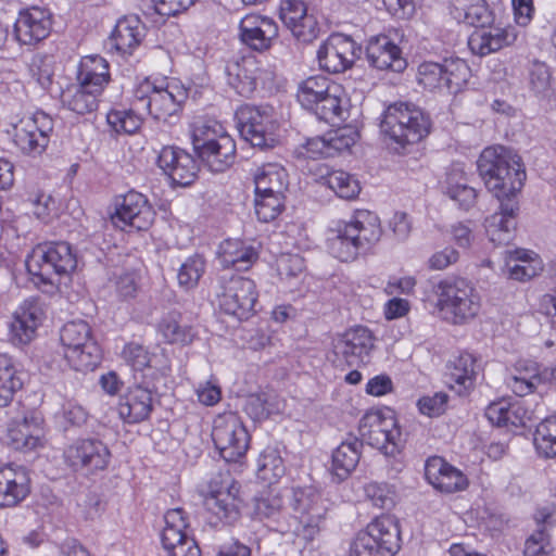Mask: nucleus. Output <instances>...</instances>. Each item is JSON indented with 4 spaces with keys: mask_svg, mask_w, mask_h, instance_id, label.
Here are the masks:
<instances>
[{
    "mask_svg": "<svg viewBox=\"0 0 556 556\" xmlns=\"http://www.w3.org/2000/svg\"><path fill=\"white\" fill-rule=\"evenodd\" d=\"M529 85L531 90L542 98H546L552 87V77L548 66L545 63L534 62L529 73Z\"/></svg>",
    "mask_w": 556,
    "mask_h": 556,
    "instance_id": "61",
    "label": "nucleus"
},
{
    "mask_svg": "<svg viewBox=\"0 0 556 556\" xmlns=\"http://www.w3.org/2000/svg\"><path fill=\"white\" fill-rule=\"evenodd\" d=\"M240 484L229 471H219L207 482L202 491L203 504L212 515L211 523H232L240 516Z\"/></svg>",
    "mask_w": 556,
    "mask_h": 556,
    "instance_id": "8",
    "label": "nucleus"
},
{
    "mask_svg": "<svg viewBox=\"0 0 556 556\" xmlns=\"http://www.w3.org/2000/svg\"><path fill=\"white\" fill-rule=\"evenodd\" d=\"M484 414L488 420L497 427L519 428L525 427L530 420L529 412L520 402L510 403L506 400L489 404Z\"/></svg>",
    "mask_w": 556,
    "mask_h": 556,
    "instance_id": "37",
    "label": "nucleus"
},
{
    "mask_svg": "<svg viewBox=\"0 0 556 556\" xmlns=\"http://www.w3.org/2000/svg\"><path fill=\"white\" fill-rule=\"evenodd\" d=\"M255 192L283 194L288 187L287 170L278 163H266L258 166L253 174Z\"/></svg>",
    "mask_w": 556,
    "mask_h": 556,
    "instance_id": "42",
    "label": "nucleus"
},
{
    "mask_svg": "<svg viewBox=\"0 0 556 556\" xmlns=\"http://www.w3.org/2000/svg\"><path fill=\"white\" fill-rule=\"evenodd\" d=\"M470 68L459 58L444 59L443 62L426 61L417 68V81L433 92L457 93L470 78Z\"/></svg>",
    "mask_w": 556,
    "mask_h": 556,
    "instance_id": "9",
    "label": "nucleus"
},
{
    "mask_svg": "<svg viewBox=\"0 0 556 556\" xmlns=\"http://www.w3.org/2000/svg\"><path fill=\"white\" fill-rule=\"evenodd\" d=\"M30 493V478L22 466L8 465L0 468V506L13 507Z\"/></svg>",
    "mask_w": 556,
    "mask_h": 556,
    "instance_id": "33",
    "label": "nucleus"
},
{
    "mask_svg": "<svg viewBox=\"0 0 556 556\" xmlns=\"http://www.w3.org/2000/svg\"><path fill=\"white\" fill-rule=\"evenodd\" d=\"M542 383L539 365L532 361H520L506 379L507 387L518 396L532 393Z\"/></svg>",
    "mask_w": 556,
    "mask_h": 556,
    "instance_id": "41",
    "label": "nucleus"
},
{
    "mask_svg": "<svg viewBox=\"0 0 556 556\" xmlns=\"http://www.w3.org/2000/svg\"><path fill=\"white\" fill-rule=\"evenodd\" d=\"M516 38L513 27H502L493 23L476 28L468 38V47L473 54L485 56L513 45Z\"/></svg>",
    "mask_w": 556,
    "mask_h": 556,
    "instance_id": "30",
    "label": "nucleus"
},
{
    "mask_svg": "<svg viewBox=\"0 0 556 556\" xmlns=\"http://www.w3.org/2000/svg\"><path fill=\"white\" fill-rule=\"evenodd\" d=\"M507 267L511 279L526 281L542 270V263L534 252L518 250L507 262Z\"/></svg>",
    "mask_w": 556,
    "mask_h": 556,
    "instance_id": "50",
    "label": "nucleus"
},
{
    "mask_svg": "<svg viewBox=\"0 0 556 556\" xmlns=\"http://www.w3.org/2000/svg\"><path fill=\"white\" fill-rule=\"evenodd\" d=\"M427 481L442 493H455L468 486V479L462 470L445 462L442 457H430L425 465Z\"/></svg>",
    "mask_w": 556,
    "mask_h": 556,
    "instance_id": "31",
    "label": "nucleus"
},
{
    "mask_svg": "<svg viewBox=\"0 0 556 556\" xmlns=\"http://www.w3.org/2000/svg\"><path fill=\"white\" fill-rule=\"evenodd\" d=\"M51 29V14L39 7H31L20 12L14 23V37L21 45L33 46L46 39Z\"/></svg>",
    "mask_w": 556,
    "mask_h": 556,
    "instance_id": "27",
    "label": "nucleus"
},
{
    "mask_svg": "<svg viewBox=\"0 0 556 556\" xmlns=\"http://www.w3.org/2000/svg\"><path fill=\"white\" fill-rule=\"evenodd\" d=\"M331 81L324 76H312L301 83L298 89V101L307 111L312 112L318 102L326 96Z\"/></svg>",
    "mask_w": 556,
    "mask_h": 556,
    "instance_id": "52",
    "label": "nucleus"
},
{
    "mask_svg": "<svg viewBox=\"0 0 556 556\" xmlns=\"http://www.w3.org/2000/svg\"><path fill=\"white\" fill-rule=\"evenodd\" d=\"M187 99V90L175 79L146 78L134 89L136 110L147 111L154 119L166 122L176 116Z\"/></svg>",
    "mask_w": 556,
    "mask_h": 556,
    "instance_id": "4",
    "label": "nucleus"
},
{
    "mask_svg": "<svg viewBox=\"0 0 556 556\" xmlns=\"http://www.w3.org/2000/svg\"><path fill=\"white\" fill-rule=\"evenodd\" d=\"M124 361L132 368L134 376L148 374V380H153L155 370L150 366V356L148 351L138 343L126 344L122 352Z\"/></svg>",
    "mask_w": 556,
    "mask_h": 556,
    "instance_id": "55",
    "label": "nucleus"
},
{
    "mask_svg": "<svg viewBox=\"0 0 556 556\" xmlns=\"http://www.w3.org/2000/svg\"><path fill=\"white\" fill-rule=\"evenodd\" d=\"M53 126L48 114L37 111L13 125L12 141L23 154L38 156L47 149Z\"/></svg>",
    "mask_w": 556,
    "mask_h": 556,
    "instance_id": "14",
    "label": "nucleus"
},
{
    "mask_svg": "<svg viewBox=\"0 0 556 556\" xmlns=\"http://www.w3.org/2000/svg\"><path fill=\"white\" fill-rule=\"evenodd\" d=\"M197 0H140V10L142 14L153 22H159L168 16H174L187 11Z\"/></svg>",
    "mask_w": 556,
    "mask_h": 556,
    "instance_id": "51",
    "label": "nucleus"
},
{
    "mask_svg": "<svg viewBox=\"0 0 556 556\" xmlns=\"http://www.w3.org/2000/svg\"><path fill=\"white\" fill-rule=\"evenodd\" d=\"M229 136L225 127L214 118H197L191 125V137L194 151H199Z\"/></svg>",
    "mask_w": 556,
    "mask_h": 556,
    "instance_id": "48",
    "label": "nucleus"
},
{
    "mask_svg": "<svg viewBox=\"0 0 556 556\" xmlns=\"http://www.w3.org/2000/svg\"><path fill=\"white\" fill-rule=\"evenodd\" d=\"M283 505L282 496L276 489L263 492L255 498L254 513L261 519L275 518Z\"/></svg>",
    "mask_w": 556,
    "mask_h": 556,
    "instance_id": "59",
    "label": "nucleus"
},
{
    "mask_svg": "<svg viewBox=\"0 0 556 556\" xmlns=\"http://www.w3.org/2000/svg\"><path fill=\"white\" fill-rule=\"evenodd\" d=\"M362 445L357 438L350 437L333 451L331 469L339 480L348 478L355 469L359 462Z\"/></svg>",
    "mask_w": 556,
    "mask_h": 556,
    "instance_id": "44",
    "label": "nucleus"
},
{
    "mask_svg": "<svg viewBox=\"0 0 556 556\" xmlns=\"http://www.w3.org/2000/svg\"><path fill=\"white\" fill-rule=\"evenodd\" d=\"M27 271L34 277V282L43 288L45 292L58 290L60 279L70 275L77 265L76 255L67 242H50L38 244L25 261Z\"/></svg>",
    "mask_w": 556,
    "mask_h": 556,
    "instance_id": "3",
    "label": "nucleus"
},
{
    "mask_svg": "<svg viewBox=\"0 0 556 556\" xmlns=\"http://www.w3.org/2000/svg\"><path fill=\"white\" fill-rule=\"evenodd\" d=\"M159 167L178 186L191 185L199 166L191 154L177 147H164L157 157Z\"/></svg>",
    "mask_w": 556,
    "mask_h": 556,
    "instance_id": "28",
    "label": "nucleus"
},
{
    "mask_svg": "<svg viewBox=\"0 0 556 556\" xmlns=\"http://www.w3.org/2000/svg\"><path fill=\"white\" fill-rule=\"evenodd\" d=\"M255 214L258 220H274L283 207V194L257 193L254 199Z\"/></svg>",
    "mask_w": 556,
    "mask_h": 556,
    "instance_id": "58",
    "label": "nucleus"
},
{
    "mask_svg": "<svg viewBox=\"0 0 556 556\" xmlns=\"http://www.w3.org/2000/svg\"><path fill=\"white\" fill-rule=\"evenodd\" d=\"M45 315L43 304L39 298L30 296L15 309L9 324L10 340L14 344H27L41 324Z\"/></svg>",
    "mask_w": 556,
    "mask_h": 556,
    "instance_id": "25",
    "label": "nucleus"
},
{
    "mask_svg": "<svg viewBox=\"0 0 556 556\" xmlns=\"http://www.w3.org/2000/svg\"><path fill=\"white\" fill-rule=\"evenodd\" d=\"M216 296L222 311L247 319L254 312L258 294L253 280L227 273L218 278Z\"/></svg>",
    "mask_w": 556,
    "mask_h": 556,
    "instance_id": "11",
    "label": "nucleus"
},
{
    "mask_svg": "<svg viewBox=\"0 0 556 556\" xmlns=\"http://www.w3.org/2000/svg\"><path fill=\"white\" fill-rule=\"evenodd\" d=\"M382 229L377 214L357 210L350 220H339L328 230L327 249L341 262H351L367 253L380 240Z\"/></svg>",
    "mask_w": 556,
    "mask_h": 556,
    "instance_id": "2",
    "label": "nucleus"
},
{
    "mask_svg": "<svg viewBox=\"0 0 556 556\" xmlns=\"http://www.w3.org/2000/svg\"><path fill=\"white\" fill-rule=\"evenodd\" d=\"M43 418L36 409L22 407L8 427L9 444L20 451H30L41 444Z\"/></svg>",
    "mask_w": 556,
    "mask_h": 556,
    "instance_id": "18",
    "label": "nucleus"
},
{
    "mask_svg": "<svg viewBox=\"0 0 556 556\" xmlns=\"http://www.w3.org/2000/svg\"><path fill=\"white\" fill-rule=\"evenodd\" d=\"M101 93L84 87L80 84L67 87L61 93L64 108L78 115L90 114L98 109Z\"/></svg>",
    "mask_w": 556,
    "mask_h": 556,
    "instance_id": "45",
    "label": "nucleus"
},
{
    "mask_svg": "<svg viewBox=\"0 0 556 556\" xmlns=\"http://www.w3.org/2000/svg\"><path fill=\"white\" fill-rule=\"evenodd\" d=\"M400 549V529L390 517H380L359 531L350 549L351 556H394Z\"/></svg>",
    "mask_w": 556,
    "mask_h": 556,
    "instance_id": "10",
    "label": "nucleus"
},
{
    "mask_svg": "<svg viewBox=\"0 0 556 556\" xmlns=\"http://www.w3.org/2000/svg\"><path fill=\"white\" fill-rule=\"evenodd\" d=\"M451 15L458 23H465L476 28L494 23V13L486 0H453Z\"/></svg>",
    "mask_w": 556,
    "mask_h": 556,
    "instance_id": "38",
    "label": "nucleus"
},
{
    "mask_svg": "<svg viewBox=\"0 0 556 556\" xmlns=\"http://www.w3.org/2000/svg\"><path fill=\"white\" fill-rule=\"evenodd\" d=\"M212 439L219 455L227 462H239L249 447V434L240 418L232 413L218 415L214 420Z\"/></svg>",
    "mask_w": 556,
    "mask_h": 556,
    "instance_id": "15",
    "label": "nucleus"
},
{
    "mask_svg": "<svg viewBox=\"0 0 556 556\" xmlns=\"http://www.w3.org/2000/svg\"><path fill=\"white\" fill-rule=\"evenodd\" d=\"M218 258L226 268L248 270L258 258V252L252 243L227 239L219 244Z\"/></svg>",
    "mask_w": 556,
    "mask_h": 556,
    "instance_id": "34",
    "label": "nucleus"
},
{
    "mask_svg": "<svg viewBox=\"0 0 556 556\" xmlns=\"http://www.w3.org/2000/svg\"><path fill=\"white\" fill-rule=\"evenodd\" d=\"M148 374L134 376V384L119 397L118 416L127 424H138L147 420L154 405L156 387L153 380H148Z\"/></svg>",
    "mask_w": 556,
    "mask_h": 556,
    "instance_id": "17",
    "label": "nucleus"
},
{
    "mask_svg": "<svg viewBox=\"0 0 556 556\" xmlns=\"http://www.w3.org/2000/svg\"><path fill=\"white\" fill-rule=\"evenodd\" d=\"M205 271V260L195 254L188 257L179 267L177 279L180 287L186 290L198 286Z\"/></svg>",
    "mask_w": 556,
    "mask_h": 556,
    "instance_id": "57",
    "label": "nucleus"
},
{
    "mask_svg": "<svg viewBox=\"0 0 556 556\" xmlns=\"http://www.w3.org/2000/svg\"><path fill=\"white\" fill-rule=\"evenodd\" d=\"M29 72L42 89H49L54 75L52 58L40 53L34 55L29 64Z\"/></svg>",
    "mask_w": 556,
    "mask_h": 556,
    "instance_id": "60",
    "label": "nucleus"
},
{
    "mask_svg": "<svg viewBox=\"0 0 556 556\" xmlns=\"http://www.w3.org/2000/svg\"><path fill=\"white\" fill-rule=\"evenodd\" d=\"M442 189L459 207L469 210L476 203L477 191L469 187L465 170L460 164H454L448 169Z\"/></svg>",
    "mask_w": 556,
    "mask_h": 556,
    "instance_id": "39",
    "label": "nucleus"
},
{
    "mask_svg": "<svg viewBox=\"0 0 556 556\" xmlns=\"http://www.w3.org/2000/svg\"><path fill=\"white\" fill-rule=\"evenodd\" d=\"M376 338L371 330L365 326H355L346 329L333 341V350L349 366L366 363L375 349Z\"/></svg>",
    "mask_w": 556,
    "mask_h": 556,
    "instance_id": "22",
    "label": "nucleus"
},
{
    "mask_svg": "<svg viewBox=\"0 0 556 556\" xmlns=\"http://www.w3.org/2000/svg\"><path fill=\"white\" fill-rule=\"evenodd\" d=\"M286 473L280 450L267 446L257 459V477L269 485L277 483Z\"/></svg>",
    "mask_w": 556,
    "mask_h": 556,
    "instance_id": "49",
    "label": "nucleus"
},
{
    "mask_svg": "<svg viewBox=\"0 0 556 556\" xmlns=\"http://www.w3.org/2000/svg\"><path fill=\"white\" fill-rule=\"evenodd\" d=\"M359 50L351 37L332 34L317 51L319 66L328 73H343L353 66Z\"/></svg>",
    "mask_w": 556,
    "mask_h": 556,
    "instance_id": "19",
    "label": "nucleus"
},
{
    "mask_svg": "<svg viewBox=\"0 0 556 556\" xmlns=\"http://www.w3.org/2000/svg\"><path fill=\"white\" fill-rule=\"evenodd\" d=\"M76 79L84 87L102 93L111 79L108 61L98 54L83 56L77 68Z\"/></svg>",
    "mask_w": 556,
    "mask_h": 556,
    "instance_id": "35",
    "label": "nucleus"
},
{
    "mask_svg": "<svg viewBox=\"0 0 556 556\" xmlns=\"http://www.w3.org/2000/svg\"><path fill=\"white\" fill-rule=\"evenodd\" d=\"M447 368L451 387L459 394L473 388L477 377L481 371L478 358L468 352L456 356L450 362Z\"/></svg>",
    "mask_w": 556,
    "mask_h": 556,
    "instance_id": "36",
    "label": "nucleus"
},
{
    "mask_svg": "<svg viewBox=\"0 0 556 556\" xmlns=\"http://www.w3.org/2000/svg\"><path fill=\"white\" fill-rule=\"evenodd\" d=\"M380 127L392 141L404 147L420 141L429 134L430 119L417 105L399 102L384 111Z\"/></svg>",
    "mask_w": 556,
    "mask_h": 556,
    "instance_id": "5",
    "label": "nucleus"
},
{
    "mask_svg": "<svg viewBox=\"0 0 556 556\" xmlns=\"http://www.w3.org/2000/svg\"><path fill=\"white\" fill-rule=\"evenodd\" d=\"M111 453L108 446L97 439H78L64 451L65 462L74 470L93 472L109 465Z\"/></svg>",
    "mask_w": 556,
    "mask_h": 556,
    "instance_id": "20",
    "label": "nucleus"
},
{
    "mask_svg": "<svg viewBox=\"0 0 556 556\" xmlns=\"http://www.w3.org/2000/svg\"><path fill=\"white\" fill-rule=\"evenodd\" d=\"M154 217L155 212L148 199L139 192L129 191L116 208L112 222L123 230L130 227L140 231L149 229Z\"/></svg>",
    "mask_w": 556,
    "mask_h": 556,
    "instance_id": "23",
    "label": "nucleus"
},
{
    "mask_svg": "<svg viewBox=\"0 0 556 556\" xmlns=\"http://www.w3.org/2000/svg\"><path fill=\"white\" fill-rule=\"evenodd\" d=\"M109 126L116 134H135L142 124L141 117L132 109H113L106 114Z\"/></svg>",
    "mask_w": 556,
    "mask_h": 556,
    "instance_id": "56",
    "label": "nucleus"
},
{
    "mask_svg": "<svg viewBox=\"0 0 556 556\" xmlns=\"http://www.w3.org/2000/svg\"><path fill=\"white\" fill-rule=\"evenodd\" d=\"M486 189L501 201L500 211L485 219V231L496 245L508 244L516 228L517 202L514 198L523 187L526 170L519 155L503 146L485 148L477 162Z\"/></svg>",
    "mask_w": 556,
    "mask_h": 556,
    "instance_id": "1",
    "label": "nucleus"
},
{
    "mask_svg": "<svg viewBox=\"0 0 556 556\" xmlns=\"http://www.w3.org/2000/svg\"><path fill=\"white\" fill-rule=\"evenodd\" d=\"M366 56L370 66L384 71L402 72L406 68V60L402 56L401 48L387 35L369 39Z\"/></svg>",
    "mask_w": 556,
    "mask_h": 556,
    "instance_id": "32",
    "label": "nucleus"
},
{
    "mask_svg": "<svg viewBox=\"0 0 556 556\" xmlns=\"http://www.w3.org/2000/svg\"><path fill=\"white\" fill-rule=\"evenodd\" d=\"M533 443L539 454L547 458L556 456V415L538 425Z\"/></svg>",
    "mask_w": 556,
    "mask_h": 556,
    "instance_id": "54",
    "label": "nucleus"
},
{
    "mask_svg": "<svg viewBox=\"0 0 556 556\" xmlns=\"http://www.w3.org/2000/svg\"><path fill=\"white\" fill-rule=\"evenodd\" d=\"M324 179L325 184L341 199L354 200L361 192L359 181L344 170H332Z\"/></svg>",
    "mask_w": 556,
    "mask_h": 556,
    "instance_id": "53",
    "label": "nucleus"
},
{
    "mask_svg": "<svg viewBox=\"0 0 556 556\" xmlns=\"http://www.w3.org/2000/svg\"><path fill=\"white\" fill-rule=\"evenodd\" d=\"M553 552L548 534L539 530L527 539L523 556H553Z\"/></svg>",
    "mask_w": 556,
    "mask_h": 556,
    "instance_id": "64",
    "label": "nucleus"
},
{
    "mask_svg": "<svg viewBox=\"0 0 556 556\" xmlns=\"http://www.w3.org/2000/svg\"><path fill=\"white\" fill-rule=\"evenodd\" d=\"M326 96L318 102L312 113L326 123L336 124L343 119V88L341 85L332 83Z\"/></svg>",
    "mask_w": 556,
    "mask_h": 556,
    "instance_id": "46",
    "label": "nucleus"
},
{
    "mask_svg": "<svg viewBox=\"0 0 556 556\" xmlns=\"http://www.w3.org/2000/svg\"><path fill=\"white\" fill-rule=\"evenodd\" d=\"M143 28L138 17L129 16L117 21L111 35L112 47L121 54H131L140 43Z\"/></svg>",
    "mask_w": 556,
    "mask_h": 556,
    "instance_id": "43",
    "label": "nucleus"
},
{
    "mask_svg": "<svg viewBox=\"0 0 556 556\" xmlns=\"http://www.w3.org/2000/svg\"><path fill=\"white\" fill-rule=\"evenodd\" d=\"M226 80L238 94L250 97L257 87L261 76L260 62L254 55L232 59L225 66Z\"/></svg>",
    "mask_w": 556,
    "mask_h": 556,
    "instance_id": "29",
    "label": "nucleus"
},
{
    "mask_svg": "<svg viewBox=\"0 0 556 556\" xmlns=\"http://www.w3.org/2000/svg\"><path fill=\"white\" fill-rule=\"evenodd\" d=\"M291 506L303 528V535L312 539L318 532L327 511L320 494L313 488L294 489Z\"/></svg>",
    "mask_w": 556,
    "mask_h": 556,
    "instance_id": "21",
    "label": "nucleus"
},
{
    "mask_svg": "<svg viewBox=\"0 0 556 556\" xmlns=\"http://www.w3.org/2000/svg\"><path fill=\"white\" fill-rule=\"evenodd\" d=\"M358 430L368 445L383 454L393 455L397 450L401 432L392 410H368L361 418Z\"/></svg>",
    "mask_w": 556,
    "mask_h": 556,
    "instance_id": "13",
    "label": "nucleus"
},
{
    "mask_svg": "<svg viewBox=\"0 0 556 556\" xmlns=\"http://www.w3.org/2000/svg\"><path fill=\"white\" fill-rule=\"evenodd\" d=\"M277 273L282 280H291L302 274L304 260L299 254H281L276 261Z\"/></svg>",
    "mask_w": 556,
    "mask_h": 556,
    "instance_id": "63",
    "label": "nucleus"
},
{
    "mask_svg": "<svg viewBox=\"0 0 556 556\" xmlns=\"http://www.w3.org/2000/svg\"><path fill=\"white\" fill-rule=\"evenodd\" d=\"M161 534L166 556H201V549L189 533V518L182 508L168 509Z\"/></svg>",
    "mask_w": 556,
    "mask_h": 556,
    "instance_id": "16",
    "label": "nucleus"
},
{
    "mask_svg": "<svg viewBox=\"0 0 556 556\" xmlns=\"http://www.w3.org/2000/svg\"><path fill=\"white\" fill-rule=\"evenodd\" d=\"M63 355L77 371L93 370L101 362V349L85 320L66 323L60 330Z\"/></svg>",
    "mask_w": 556,
    "mask_h": 556,
    "instance_id": "7",
    "label": "nucleus"
},
{
    "mask_svg": "<svg viewBox=\"0 0 556 556\" xmlns=\"http://www.w3.org/2000/svg\"><path fill=\"white\" fill-rule=\"evenodd\" d=\"M279 17L299 41L308 43L318 37V22L301 0H282Z\"/></svg>",
    "mask_w": 556,
    "mask_h": 556,
    "instance_id": "26",
    "label": "nucleus"
},
{
    "mask_svg": "<svg viewBox=\"0 0 556 556\" xmlns=\"http://www.w3.org/2000/svg\"><path fill=\"white\" fill-rule=\"evenodd\" d=\"M236 121L240 136L253 147L275 144L278 123L271 106L242 105L236 111Z\"/></svg>",
    "mask_w": 556,
    "mask_h": 556,
    "instance_id": "12",
    "label": "nucleus"
},
{
    "mask_svg": "<svg viewBox=\"0 0 556 556\" xmlns=\"http://www.w3.org/2000/svg\"><path fill=\"white\" fill-rule=\"evenodd\" d=\"M197 154L212 172H224L235 162L236 143L230 136H224L218 141L197 151Z\"/></svg>",
    "mask_w": 556,
    "mask_h": 556,
    "instance_id": "40",
    "label": "nucleus"
},
{
    "mask_svg": "<svg viewBox=\"0 0 556 556\" xmlns=\"http://www.w3.org/2000/svg\"><path fill=\"white\" fill-rule=\"evenodd\" d=\"M24 384L23 372L4 355H0V407H7Z\"/></svg>",
    "mask_w": 556,
    "mask_h": 556,
    "instance_id": "47",
    "label": "nucleus"
},
{
    "mask_svg": "<svg viewBox=\"0 0 556 556\" xmlns=\"http://www.w3.org/2000/svg\"><path fill=\"white\" fill-rule=\"evenodd\" d=\"M435 294L438 308L453 324H464L476 317L480 311V295L466 279L442 280L435 288Z\"/></svg>",
    "mask_w": 556,
    "mask_h": 556,
    "instance_id": "6",
    "label": "nucleus"
},
{
    "mask_svg": "<svg viewBox=\"0 0 556 556\" xmlns=\"http://www.w3.org/2000/svg\"><path fill=\"white\" fill-rule=\"evenodd\" d=\"M279 28L267 15L249 13L239 23V39L252 50L263 52L271 48L277 40Z\"/></svg>",
    "mask_w": 556,
    "mask_h": 556,
    "instance_id": "24",
    "label": "nucleus"
},
{
    "mask_svg": "<svg viewBox=\"0 0 556 556\" xmlns=\"http://www.w3.org/2000/svg\"><path fill=\"white\" fill-rule=\"evenodd\" d=\"M366 497L372 503V505L382 508L390 509L394 506V491L387 483L370 482L364 488Z\"/></svg>",
    "mask_w": 556,
    "mask_h": 556,
    "instance_id": "62",
    "label": "nucleus"
}]
</instances>
